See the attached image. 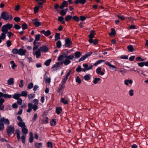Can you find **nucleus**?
I'll use <instances>...</instances> for the list:
<instances>
[{"label": "nucleus", "mask_w": 148, "mask_h": 148, "mask_svg": "<svg viewBox=\"0 0 148 148\" xmlns=\"http://www.w3.org/2000/svg\"><path fill=\"white\" fill-rule=\"evenodd\" d=\"M26 127H25L22 129V132L25 134H27L28 133V131L27 129L26 128Z\"/></svg>", "instance_id": "obj_35"}, {"label": "nucleus", "mask_w": 148, "mask_h": 148, "mask_svg": "<svg viewBox=\"0 0 148 148\" xmlns=\"http://www.w3.org/2000/svg\"><path fill=\"white\" fill-rule=\"evenodd\" d=\"M26 136L25 135H23L21 137V139L22 140V142L25 143V139Z\"/></svg>", "instance_id": "obj_48"}, {"label": "nucleus", "mask_w": 148, "mask_h": 148, "mask_svg": "<svg viewBox=\"0 0 148 148\" xmlns=\"http://www.w3.org/2000/svg\"><path fill=\"white\" fill-rule=\"evenodd\" d=\"M66 13V11L64 10H62L60 11V14L62 16L65 15Z\"/></svg>", "instance_id": "obj_51"}, {"label": "nucleus", "mask_w": 148, "mask_h": 148, "mask_svg": "<svg viewBox=\"0 0 148 148\" xmlns=\"http://www.w3.org/2000/svg\"><path fill=\"white\" fill-rule=\"evenodd\" d=\"M14 28L16 29H19L21 28V26L18 24H15L14 25Z\"/></svg>", "instance_id": "obj_61"}, {"label": "nucleus", "mask_w": 148, "mask_h": 148, "mask_svg": "<svg viewBox=\"0 0 148 148\" xmlns=\"http://www.w3.org/2000/svg\"><path fill=\"white\" fill-rule=\"evenodd\" d=\"M65 52H63L62 55H60L58 58V60L60 61L54 64L51 68L52 71H56L61 68L60 65H62L64 64L65 65H67L71 62V60H72L74 58L73 55L68 56L69 52L66 49L64 50Z\"/></svg>", "instance_id": "obj_1"}, {"label": "nucleus", "mask_w": 148, "mask_h": 148, "mask_svg": "<svg viewBox=\"0 0 148 148\" xmlns=\"http://www.w3.org/2000/svg\"><path fill=\"white\" fill-rule=\"evenodd\" d=\"M32 22L34 25L37 27H39L41 25V23L39 21V20L37 18H35L32 19Z\"/></svg>", "instance_id": "obj_6"}, {"label": "nucleus", "mask_w": 148, "mask_h": 148, "mask_svg": "<svg viewBox=\"0 0 148 148\" xmlns=\"http://www.w3.org/2000/svg\"><path fill=\"white\" fill-rule=\"evenodd\" d=\"M0 122L4 123L5 124L8 125L10 124V121L8 119H5L3 117L0 119Z\"/></svg>", "instance_id": "obj_11"}, {"label": "nucleus", "mask_w": 148, "mask_h": 148, "mask_svg": "<svg viewBox=\"0 0 148 148\" xmlns=\"http://www.w3.org/2000/svg\"><path fill=\"white\" fill-rule=\"evenodd\" d=\"M116 33L115 29L114 28H112L111 29V32L110 33L111 36H113Z\"/></svg>", "instance_id": "obj_47"}, {"label": "nucleus", "mask_w": 148, "mask_h": 148, "mask_svg": "<svg viewBox=\"0 0 148 148\" xmlns=\"http://www.w3.org/2000/svg\"><path fill=\"white\" fill-rule=\"evenodd\" d=\"M127 49L128 51L130 52H132L134 51V49L133 46L132 45H130L128 46Z\"/></svg>", "instance_id": "obj_31"}, {"label": "nucleus", "mask_w": 148, "mask_h": 148, "mask_svg": "<svg viewBox=\"0 0 148 148\" xmlns=\"http://www.w3.org/2000/svg\"><path fill=\"white\" fill-rule=\"evenodd\" d=\"M14 82V79L12 77L10 78L7 81V84L8 85H13Z\"/></svg>", "instance_id": "obj_20"}, {"label": "nucleus", "mask_w": 148, "mask_h": 148, "mask_svg": "<svg viewBox=\"0 0 148 148\" xmlns=\"http://www.w3.org/2000/svg\"><path fill=\"white\" fill-rule=\"evenodd\" d=\"M28 109L27 110L28 112H30L32 110V104L31 103H29L28 104Z\"/></svg>", "instance_id": "obj_24"}, {"label": "nucleus", "mask_w": 148, "mask_h": 148, "mask_svg": "<svg viewBox=\"0 0 148 148\" xmlns=\"http://www.w3.org/2000/svg\"><path fill=\"white\" fill-rule=\"evenodd\" d=\"M3 97L5 98H10L12 97V96L8 94H4Z\"/></svg>", "instance_id": "obj_57"}, {"label": "nucleus", "mask_w": 148, "mask_h": 148, "mask_svg": "<svg viewBox=\"0 0 148 148\" xmlns=\"http://www.w3.org/2000/svg\"><path fill=\"white\" fill-rule=\"evenodd\" d=\"M51 61V59H49L45 61V62L44 64L46 66H48L49 65Z\"/></svg>", "instance_id": "obj_33"}, {"label": "nucleus", "mask_w": 148, "mask_h": 148, "mask_svg": "<svg viewBox=\"0 0 148 148\" xmlns=\"http://www.w3.org/2000/svg\"><path fill=\"white\" fill-rule=\"evenodd\" d=\"M89 42L90 43H93L95 45L98 43L97 40L96 39L93 40L92 39V42Z\"/></svg>", "instance_id": "obj_54"}, {"label": "nucleus", "mask_w": 148, "mask_h": 148, "mask_svg": "<svg viewBox=\"0 0 148 148\" xmlns=\"http://www.w3.org/2000/svg\"><path fill=\"white\" fill-rule=\"evenodd\" d=\"M62 109L60 107H57L56 108V112L58 114H60V113L62 111Z\"/></svg>", "instance_id": "obj_34"}, {"label": "nucleus", "mask_w": 148, "mask_h": 148, "mask_svg": "<svg viewBox=\"0 0 148 148\" xmlns=\"http://www.w3.org/2000/svg\"><path fill=\"white\" fill-rule=\"evenodd\" d=\"M87 58V56H86V54L83 56H82L79 60V62H80L82 61H83L85 60L86 58Z\"/></svg>", "instance_id": "obj_41"}, {"label": "nucleus", "mask_w": 148, "mask_h": 148, "mask_svg": "<svg viewBox=\"0 0 148 148\" xmlns=\"http://www.w3.org/2000/svg\"><path fill=\"white\" fill-rule=\"evenodd\" d=\"M133 83V81L132 80L127 79L124 81V84L126 86H128L129 84H132Z\"/></svg>", "instance_id": "obj_23"}, {"label": "nucleus", "mask_w": 148, "mask_h": 148, "mask_svg": "<svg viewBox=\"0 0 148 148\" xmlns=\"http://www.w3.org/2000/svg\"><path fill=\"white\" fill-rule=\"evenodd\" d=\"M41 51L38 49L36 51H34L33 54L34 55H36V58H38L41 56Z\"/></svg>", "instance_id": "obj_10"}, {"label": "nucleus", "mask_w": 148, "mask_h": 148, "mask_svg": "<svg viewBox=\"0 0 148 148\" xmlns=\"http://www.w3.org/2000/svg\"><path fill=\"white\" fill-rule=\"evenodd\" d=\"M17 100V103L19 105H21L22 104V99L20 98Z\"/></svg>", "instance_id": "obj_60"}, {"label": "nucleus", "mask_w": 148, "mask_h": 148, "mask_svg": "<svg viewBox=\"0 0 148 148\" xmlns=\"http://www.w3.org/2000/svg\"><path fill=\"white\" fill-rule=\"evenodd\" d=\"M17 125L18 126L21 127L22 128L25 127H26L25 123L23 121L19 122L17 123Z\"/></svg>", "instance_id": "obj_22"}, {"label": "nucleus", "mask_w": 148, "mask_h": 148, "mask_svg": "<svg viewBox=\"0 0 148 148\" xmlns=\"http://www.w3.org/2000/svg\"><path fill=\"white\" fill-rule=\"evenodd\" d=\"M76 82L78 83L79 84H80L81 82V79L79 78V76H77L75 79Z\"/></svg>", "instance_id": "obj_49"}, {"label": "nucleus", "mask_w": 148, "mask_h": 148, "mask_svg": "<svg viewBox=\"0 0 148 148\" xmlns=\"http://www.w3.org/2000/svg\"><path fill=\"white\" fill-rule=\"evenodd\" d=\"M6 44L7 45V46L8 47H10L11 45V41L9 40H8L6 42Z\"/></svg>", "instance_id": "obj_59"}, {"label": "nucleus", "mask_w": 148, "mask_h": 148, "mask_svg": "<svg viewBox=\"0 0 148 148\" xmlns=\"http://www.w3.org/2000/svg\"><path fill=\"white\" fill-rule=\"evenodd\" d=\"M15 134L17 135V139L19 141L21 140V137L20 136V131L18 129H16L15 131Z\"/></svg>", "instance_id": "obj_19"}, {"label": "nucleus", "mask_w": 148, "mask_h": 148, "mask_svg": "<svg viewBox=\"0 0 148 148\" xmlns=\"http://www.w3.org/2000/svg\"><path fill=\"white\" fill-rule=\"evenodd\" d=\"M7 34H8L7 36L8 38H10L11 36H13L14 35V34L11 32H8V33H7Z\"/></svg>", "instance_id": "obj_53"}, {"label": "nucleus", "mask_w": 148, "mask_h": 148, "mask_svg": "<svg viewBox=\"0 0 148 148\" xmlns=\"http://www.w3.org/2000/svg\"><path fill=\"white\" fill-rule=\"evenodd\" d=\"M6 37V35L3 33H1L0 36V43L2 42V40H4Z\"/></svg>", "instance_id": "obj_26"}, {"label": "nucleus", "mask_w": 148, "mask_h": 148, "mask_svg": "<svg viewBox=\"0 0 148 148\" xmlns=\"http://www.w3.org/2000/svg\"><path fill=\"white\" fill-rule=\"evenodd\" d=\"M65 87V85L64 84H60L59 85V87L58 88V92H60L62 90V89L64 88Z\"/></svg>", "instance_id": "obj_21"}, {"label": "nucleus", "mask_w": 148, "mask_h": 148, "mask_svg": "<svg viewBox=\"0 0 148 148\" xmlns=\"http://www.w3.org/2000/svg\"><path fill=\"white\" fill-rule=\"evenodd\" d=\"M37 116H38L37 114L36 113L34 114L33 117L32 119V120L33 121H36L37 118Z\"/></svg>", "instance_id": "obj_63"}, {"label": "nucleus", "mask_w": 148, "mask_h": 148, "mask_svg": "<svg viewBox=\"0 0 148 148\" xmlns=\"http://www.w3.org/2000/svg\"><path fill=\"white\" fill-rule=\"evenodd\" d=\"M39 49H40L41 52H44L46 53L49 50L48 48L45 45L42 46L39 48Z\"/></svg>", "instance_id": "obj_8"}, {"label": "nucleus", "mask_w": 148, "mask_h": 148, "mask_svg": "<svg viewBox=\"0 0 148 148\" xmlns=\"http://www.w3.org/2000/svg\"><path fill=\"white\" fill-rule=\"evenodd\" d=\"M72 18L73 19V20H75L77 22L79 21V17L76 16H73Z\"/></svg>", "instance_id": "obj_50"}, {"label": "nucleus", "mask_w": 148, "mask_h": 148, "mask_svg": "<svg viewBox=\"0 0 148 148\" xmlns=\"http://www.w3.org/2000/svg\"><path fill=\"white\" fill-rule=\"evenodd\" d=\"M101 68L100 67L97 68L96 70V72L98 74H100L101 75H103L104 74V73L101 71Z\"/></svg>", "instance_id": "obj_16"}, {"label": "nucleus", "mask_w": 148, "mask_h": 148, "mask_svg": "<svg viewBox=\"0 0 148 148\" xmlns=\"http://www.w3.org/2000/svg\"><path fill=\"white\" fill-rule=\"evenodd\" d=\"M34 146L37 148H41L42 147V143H35Z\"/></svg>", "instance_id": "obj_29"}, {"label": "nucleus", "mask_w": 148, "mask_h": 148, "mask_svg": "<svg viewBox=\"0 0 148 148\" xmlns=\"http://www.w3.org/2000/svg\"><path fill=\"white\" fill-rule=\"evenodd\" d=\"M27 95V92L25 90L21 92L20 95L21 96L26 97Z\"/></svg>", "instance_id": "obj_32"}, {"label": "nucleus", "mask_w": 148, "mask_h": 148, "mask_svg": "<svg viewBox=\"0 0 148 148\" xmlns=\"http://www.w3.org/2000/svg\"><path fill=\"white\" fill-rule=\"evenodd\" d=\"M60 34L59 33H56L55 36V40L56 41L58 40V39H60Z\"/></svg>", "instance_id": "obj_38"}, {"label": "nucleus", "mask_w": 148, "mask_h": 148, "mask_svg": "<svg viewBox=\"0 0 148 148\" xmlns=\"http://www.w3.org/2000/svg\"><path fill=\"white\" fill-rule=\"evenodd\" d=\"M56 46L57 47L60 48L61 47V42L60 40L56 42Z\"/></svg>", "instance_id": "obj_45"}, {"label": "nucleus", "mask_w": 148, "mask_h": 148, "mask_svg": "<svg viewBox=\"0 0 148 148\" xmlns=\"http://www.w3.org/2000/svg\"><path fill=\"white\" fill-rule=\"evenodd\" d=\"M61 102L65 105L67 104L68 102V101L65 100L64 98H62L61 99Z\"/></svg>", "instance_id": "obj_39"}, {"label": "nucleus", "mask_w": 148, "mask_h": 148, "mask_svg": "<svg viewBox=\"0 0 148 148\" xmlns=\"http://www.w3.org/2000/svg\"><path fill=\"white\" fill-rule=\"evenodd\" d=\"M72 18V16L69 15L66 16L65 18L66 21L67 22L70 20Z\"/></svg>", "instance_id": "obj_37"}, {"label": "nucleus", "mask_w": 148, "mask_h": 148, "mask_svg": "<svg viewBox=\"0 0 148 148\" xmlns=\"http://www.w3.org/2000/svg\"><path fill=\"white\" fill-rule=\"evenodd\" d=\"M4 128V125L2 122H0V131L2 130Z\"/></svg>", "instance_id": "obj_56"}, {"label": "nucleus", "mask_w": 148, "mask_h": 148, "mask_svg": "<svg viewBox=\"0 0 148 148\" xmlns=\"http://www.w3.org/2000/svg\"><path fill=\"white\" fill-rule=\"evenodd\" d=\"M134 90L132 89H131L129 91V94L130 96H132L134 95Z\"/></svg>", "instance_id": "obj_62"}, {"label": "nucleus", "mask_w": 148, "mask_h": 148, "mask_svg": "<svg viewBox=\"0 0 148 148\" xmlns=\"http://www.w3.org/2000/svg\"><path fill=\"white\" fill-rule=\"evenodd\" d=\"M86 0H76L74 3L75 4H84L86 2Z\"/></svg>", "instance_id": "obj_17"}, {"label": "nucleus", "mask_w": 148, "mask_h": 148, "mask_svg": "<svg viewBox=\"0 0 148 148\" xmlns=\"http://www.w3.org/2000/svg\"><path fill=\"white\" fill-rule=\"evenodd\" d=\"M105 64L108 66L109 68L111 69V68L116 69V68L114 65H112L110 64V62L108 61H106L105 63Z\"/></svg>", "instance_id": "obj_18"}, {"label": "nucleus", "mask_w": 148, "mask_h": 148, "mask_svg": "<svg viewBox=\"0 0 148 148\" xmlns=\"http://www.w3.org/2000/svg\"><path fill=\"white\" fill-rule=\"evenodd\" d=\"M76 71L77 72H80L82 71H83V69L81 68L80 65H79L76 69Z\"/></svg>", "instance_id": "obj_36"}, {"label": "nucleus", "mask_w": 148, "mask_h": 148, "mask_svg": "<svg viewBox=\"0 0 148 148\" xmlns=\"http://www.w3.org/2000/svg\"><path fill=\"white\" fill-rule=\"evenodd\" d=\"M33 136L32 132H31L30 133V136L29 138V141L30 143H32L33 141Z\"/></svg>", "instance_id": "obj_28"}, {"label": "nucleus", "mask_w": 148, "mask_h": 148, "mask_svg": "<svg viewBox=\"0 0 148 148\" xmlns=\"http://www.w3.org/2000/svg\"><path fill=\"white\" fill-rule=\"evenodd\" d=\"M4 100L2 99H0V110H3L4 108V106L3 104V103L4 102Z\"/></svg>", "instance_id": "obj_15"}, {"label": "nucleus", "mask_w": 148, "mask_h": 148, "mask_svg": "<svg viewBox=\"0 0 148 148\" xmlns=\"http://www.w3.org/2000/svg\"><path fill=\"white\" fill-rule=\"evenodd\" d=\"M40 32L44 34L46 36H49L51 34V32L49 30H47L45 31V30H43L41 31Z\"/></svg>", "instance_id": "obj_12"}, {"label": "nucleus", "mask_w": 148, "mask_h": 148, "mask_svg": "<svg viewBox=\"0 0 148 148\" xmlns=\"http://www.w3.org/2000/svg\"><path fill=\"white\" fill-rule=\"evenodd\" d=\"M65 45L66 47H68L71 46L72 45V42L69 38H67L65 40Z\"/></svg>", "instance_id": "obj_13"}, {"label": "nucleus", "mask_w": 148, "mask_h": 148, "mask_svg": "<svg viewBox=\"0 0 148 148\" xmlns=\"http://www.w3.org/2000/svg\"><path fill=\"white\" fill-rule=\"evenodd\" d=\"M95 34L94 31L91 30L90 31V34L89 35V42H91L92 41V39L94 38V35Z\"/></svg>", "instance_id": "obj_9"}, {"label": "nucleus", "mask_w": 148, "mask_h": 148, "mask_svg": "<svg viewBox=\"0 0 148 148\" xmlns=\"http://www.w3.org/2000/svg\"><path fill=\"white\" fill-rule=\"evenodd\" d=\"M34 87V84L33 83L31 82L29 83L27 87V88L29 89H32Z\"/></svg>", "instance_id": "obj_44"}, {"label": "nucleus", "mask_w": 148, "mask_h": 148, "mask_svg": "<svg viewBox=\"0 0 148 148\" xmlns=\"http://www.w3.org/2000/svg\"><path fill=\"white\" fill-rule=\"evenodd\" d=\"M68 3L67 2L64 0L62 4L60 5V8L61 9H63L65 7H67L68 6Z\"/></svg>", "instance_id": "obj_14"}, {"label": "nucleus", "mask_w": 148, "mask_h": 148, "mask_svg": "<svg viewBox=\"0 0 148 148\" xmlns=\"http://www.w3.org/2000/svg\"><path fill=\"white\" fill-rule=\"evenodd\" d=\"M40 35L39 34L36 35L35 36V40L36 41H38L40 40Z\"/></svg>", "instance_id": "obj_58"}, {"label": "nucleus", "mask_w": 148, "mask_h": 148, "mask_svg": "<svg viewBox=\"0 0 148 148\" xmlns=\"http://www.w3.org/2000/svg\"><path fill=\"white\" fill-rule=\"evenodd\" d=\"M21 96L20 94L15 93L13 95L12 97L13 99L17 100L20 98L19 97Z\"/></svg>", "instance_id": "obj_25"}, {"label": "nucleus", "mask_w": 148, "mask_h": 148, "mask_svg": "<svg viewBox=\"0 0 148 148\" xmlns=\"http://www.w3.org/2000/svg\"><path fill=\"white\" fill-rule=\"evenodd\" d=\"M90 76L89 75H86L84 76V78L85 80L87 81L89 79Z\"/></svg>", "instance_id": "obj_55"}, {"label": "nucleus", "mask_w": 148, "mask_h": 148, "mask_svg": "<svg viewBox=\"0 0 148 148\" xmlns=\"http://www.w3.org/2000/svg\"><path fill=\"white\" fill-rule=\"evenodd\" d=\"M117 17L122 21H123L125 19V17L123 16H122L121 15H117Z\"/></svg>", "instance_id": "obj_52"}, {"label": "nucleus", "mask_w": 148, "mask_h": 148, "mask_svg": "<svg viewBox=\"0 0 148 148\" xmlns=\"http://www.w3.org/2000/svg\"><path fill=\"white\" fill-rule=\"evenodd\" d=\"M75 55L76 58H79L81 55V53L79 51H76L75 53Z\"/></svg>", "instance_id": "obj_30"}, {"label": "nucleus", "mask_w": 148, "mask_h": 148, "mask_svg": "<svg viewBox=\"0 0 148 148\" xmlns=\"http://www.w3.org/2000/svg\"><path fill=\"white\" fill-rule=\"evenodd\" d=\"M14 20L15 21L18 22L20 21L21 19L19 17H14Z\"/></svg>", "instance_id": "obj_64"}, {"label": "nucleus", "mask_w": 148, "mask_h": 148, "mask_svg": "<svg viewBox=\"0 0 148 148\" xmlns=\"http://www.w3.org/2000/svg\"><path fill=\"white\" fill-rule=\"evenodd\" d=\"M101 80V79L99 78H95L94 80L93 81V82L94 84H97L98 82Z\"/></svg>", "instance_id": "obj_42"}, {"label": "nucleus", "mask_w": 148, "mask_h": 148, "mask_svg": "<svg viewBox=\"0 0 148 148\" xmlns=\"http://www.w3.org/2000/svg\"><path fill=\"white\" fill-rule=\"evenodd\" d=\"M12 27L13 24L9 23L3 25L1 28V31L2 32V33H3L5 35L8 33V30H10Z\"/></svg>", "instance_id": "obj_2"}, {"label": "nucleus", "mask_w": 148, "mask_h": 148, "mask_svg": "<svg viewBox=\"0 0 148 148\" xmlns=\"http://www.w3.org/2000/svg\"><path fill=\"white\" fill-rule=\"evenodd\" d=\"M83 66L84 68L83 69V71L84 72H85L87 71L92 69L93 68V66L92 65H91L89 66L88 64L87 63L84 64H83Z\"/></svg>", "instance_id": "obj_5"}, {"label": "nucleus", "mask_w": 148, "mask_h": 148, "mask_svg": "<svg viewBox=\"0 0 148 148\" xmlns=\"http://www.w3.org/2000/svg\"><path fill=\"white\" fill-rule=\"evenodd\" d=\"M2 18L5 21H11L12 19V16L11 14H9L7 12H3L1 14Z\"/></svg>", "instance_id": "obj_3"}, {"label": "nucleus", "mask_w": 148, "mask_h": 148, "mask_svg": "<svg viewBox=\"0 0 148 148\" xmlns=\"http://www.w3.org/2000/svg\"><path fill=\"white\" fill-rule=\"evenodd\" d=\"M105 62L104 60H100L97 61L95 63H94V65L95 66H97L99 64L101 63L102 62Z\"/></svg>", "instance_id": "obj_27"}, {"label": "nucleus", "mask_w": 148, "mask_h": 148, "mask_svg": "<svg viewBox=\"0 0 148 148\" xmlns=\"http://www.w3.org/2000/svg\"><path fill=\"white\" fill-rule=\"evenodd\" d=\"M22 48H20L18 50V54L21 56H25L26 52V50L25 49H23V48H24V46H22Z\"/></svg>", "instance_id": "obj_7"}, {"label": "nucleus", "mask_w": 148, "mask_h": 148, "mask_svg": "<svg viewBox=\"0 0 148 148\" xmlns=\"http://www.w3.org/2000/svg\"><path fill=\"white\" fill-rule=\"evenodd\" d=\"M18 50L17 49L14 48L12 51V52L14 54H18Z\"/></svg>", "instance_id": "obj_43"}, {"label": "nucleus", "mask_w": 148, "mask_h": 148, "mask_svg": "<svg viewBox=\"0 0 148 148\" xmlns=\"http://www.w3.org/2000/svg\"><path fill=\"white\" fill-rule=\"evenodd\" d=\"M27 24L25 23H24L22 25V28L23 30H25V29H27Z\"/></svg>", "instance_id": "obj_46"}, {"label": "nucleus", "mask_w": 148, "mask_h": 148, "mask_svg": "<svg viewBox=\"0 0 148 148\" xmlns=\"http://www.w3.org/2000/svg\"><path fill=\"white\" fill-rule=\"evenodd\" d=\"M50 125L51 126L55 125L56 124V120L54 119H52L50 122Z\"/></svg>", "instance_id": "obj_40"}, {"label": "nucleus", "mask_w": 148, "mask_h": 148, "mask_svg": "<svg viewBox=\"0 0 148 148\" xmlns=\"http://www.w3.org/2000/svg\"><path fill=\"white\" fill-rule=\"evenodd\" d=\"M14 126L10 125L7 126V132L8 135H11L14 133Z\"/></svg>", "instance_id": "obj_4"}]
</instances>
